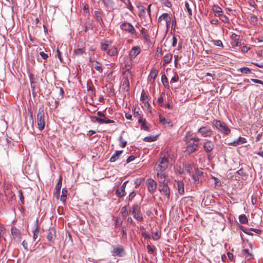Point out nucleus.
Instances as JSON below:
<instances>
[{
    "mask_svg": "<svg viewBox=\"0 0 263 263\" xmlns=\"http://www.w3.org/2000/svg\"><path fill=\"white\" fill-rule=\"evenodd\" d=\"M158 182V190L167 199V200H169L170 197V189L167 184L168 180L164 179L163 180H159Z\"/></svg>",
    "mask_w": 263,
    "mask_h": 263,
    "instance_id": "f257e3e1",
    "label": "nucleus"
},
{
    "mask_svg": "<svg viewBox=\"0 0 263 263\" xmlns=\"http://www.w3.org/2000/svg\"><path fill=\"white\" fill-rule=\"evenodd\" d=\"M36 120L38 128L40 131L43 130L45 126V112L43 107H41L39 109Z\"/></svg>",
    "mask_w": 263,
    "mask_h": 263,
    "instance_id": "f03ea898",
    "label": "nucleus"
},
{
    "mask_svg": "<svg viewBox=\"0 0 263 263\" xmlns=\"http://www.w3.org/2000/svg\"><path fill=\"white\" fill-rule=\"evenodd\" d=\"M212 124L216 129L224 135H229L231 132L230 129L223 122L217 120H214Z\"/></svg>",
    "mask_w": 263,
    "mask_h": 263,
    "instance_id": "7ed1b4c3",
    "label": "nucleus"
},
{
    "mask_svg": "<svg viewBox=\"0 0 263 263\" xmlns=\"http://www.w3.org/2000/svg\"><path fill=\"white\" fill-rule=\"evenodd\" d=\"M168 161L165 157L159 159L155 166V170L165 171L168 167Z\"/></svg>",
    "mask_w": 263,
    "mask_h": 263,
    "instance_id": "20e7f679",
    "label": "nucleus"
},
{
    "mask_svg": "<svg viewBox=\"0 0 263 263\" xmlns=\"http://www.w3.org/2000/svg\"><path fill=\"white\" fill-rule=\"evenodd\" d=\"M140 206L137 204H135L132 210L130 211L133 215L134 217L138 221H141L143 220V216L142 213L140 212Z\"/></svg>",
    "mask_w": 263,
    "mask_h": 263,
    "instance_id": "39448f33",
    "label": "nucleus"
},
{
    "mask_svg": "<svg viewBox=\"0 0 263 263\" xmlns=\"http://www.w3.org/2000/svg\"><path fill=\"white\" fill-rule=\"evenodd\" d=\"M199 139L198 138H194L193 141L191 142L187 145L186 151L187 153L191 154L196 151L198 147Z\"/></svg>",
    "mask_w": 263,
    "mask_h": 263,
    "instance_id": "423d86ee",
    "label": "nucleus"
},
{
    "mask_svg": "<svg viewBox=\"0 0 263 263\" xmlns=\"http://www.w3.org/2000/svg\"><path fill=\"white\" fill-rule=\"evenodd\" d=\"M121 30L125 31L132 35H136V31L134 26L129 23L124 22L120 25Z\"/></svg>",
    "mask_w": 263,
    "mask_h": 263,
    "instance_id": "0eeeda50",
    "label": "nucleus"
},
{
    "mask_svg": "<svg viewBox=\"0 0 263 263\" xmlns=\"http://www.w3.org/2000/svg\"><path fill=\"white\" fill-rule=\"evenodd\" d=\"M146 184L148 191L151 193L154 194L157 188V183L153 179L149 178L146 181Z\"/></svg>",
    "mask_w": 263,
    "mask_h": 263,
    "instance_id": "6e6552de",
    "label": "nucleus"
},
{
    "mask_svg": "<svg viewBox=\"0 0 263 263\" xmlns=\"http://www.w3.org/2000/svg\"><path fill=\"white\" fill-rule=\"evenodd\" d=\"M198 133L204 137H210L212 135V130L209 126H202L198 129Z\"/></svg>",
    "mask_w": 263,
    "mask_h": 263,
    "instance_id": "1a4fd4ad",
    "label": "nucleus"
},
{
    "mask_svg": "<svg viewBox=\"0 0 263 263\" xmlns=\"http://www.w3.org/2000/svg\"><path fill=\"white\" fill-rule=\"evenodd\" d=\"M124 254V249L122 246L114 247V250L112 251V255L115 256L122 257Z\"/></svg>",
    "mask_w": 263,
    "mask_h": 263,
    "instance_id": "9d476101",
    "label": "nucleus"
},
{
    "mask_svg": "<svg viewBox=\"0 0 263 263\" xmlns=\"http://www.w3.org/2000/svg\"><path fill=\"white\" fill-rule=\"evenodd\" d=\"M214 144L211 140H205L203 143V148L205 152L207 153H210L213 151L214 148Z\"/></svg>",
    "mask_w": 263,
    "mask_h": 263,
    "instance_id": "9b49d317",
    "label": "nucleus"
},
{
    "mask_svg": "<svg viewBox=\"0 0 263 263\" xmlns=\"http://www.w3.org/2000/svg\"><path fill=\"white\" fill-rule=\"evenodd\" d=\"M128 182V181H126L124 182L122 186H121L120 189L117 190L116 192V194L119 198H122L124 197L125 195V189L126 187V185L127 183Z\"/></svg>",
    "mask_w": 263,
    "mask_h": 263,
    "instance_id": "f8f14e48",
    "label": "nucleus"
},
{
    "mask_svg": "<svg viewBox=\"0 0 263 263\" xmlns=\"http://www.w3.org/2000/svg\"><path fill=\"white\" fill-rule=\"evenodd\" d=\"M141 49L138 46H135L132 48L130 50L129 56L131 61H132L135 57L139 54L140 52Z\"/></svg>",
    "mask_w": 263,
    "mask_h": 263,
    "instance_id": "ddd939ff",
    "label": "nucleus"
},
{
    "mask_svg": "<svg viewBox=\"0 0 263 263\" xmlns=\"http://www.w3.org/2000/svg\"><path fill=\"white\" fill-rule=\"evenodd\" d=\"M55 233L56 232L54 228H49L47 236V239L48 240L51 242H53L56 237Z\"/></svg>",
    "mask_w": 263,
    "mask_h": 263,
    "instance_id": "4468645a",
    "label": "nucleus"
},
{
    "mask_svg": "<svg viewBox=\"0 0 263 263\" xmlns=\"http://www.w3.org/2000/svg\"><path fill=\"white\" fill-rule=\"evenodd\" d=\"M247 142V140L245 138L239 137L237 139L230 143L229 144L234 146H236L242 144Z\"/></svg>",
    "mask_w": 263,
    "mask_h": 263,
    "instance_id": "2eb2a0df",
    "label": "nucleus"
},
{
    "mask_svg": "<svg viewBox=\"0 0 263 263\" xmlns=\"http://www.w3.org/2000/svg\"><path fill=\"white\" fill-rule=\"evenodd\" d=\"M138 15L141 20H144L145 21H146V16L145 15L146 13V9L145 8L141 6H138Z\"/></svg>",
    "mask_w": 263,
    "mask_h": 263,
    "instance_id": "dca6fc26",
    "label": "nucleus"
},
{
    "mask_svg": "<svg viewBox=\"0 0 263 263\" xmlns=\"http://www.w3.org/2000/svg\"><path fill=\"white\" fill-rule=\"evenodd\" d=\"M89 61L91 63L92 66H93L97 71L100 73L102 72L103 69L100 63L91 58L90 59Z\"/></svg>",
    "mask_w": 263,
    "mask_h": 263,
    "instance_id": "f3484780",
    "label": "nucleus"
},
{
    "mask_svg": "<svg viewBox=\"0 0 263 263\" xmlns=\"http://www.w3.org/2000/svg\"><path fill=\"white\" fill-rule=\"evenodd\" d=\"M123 151H116L110 158L111 162H114L119 159L120 155L123 153Z\"/></svg>",
    "mask_w": 263,
    "mask_h": 263,
    "instance_id": "a211bd4d",
    "label": "nucleus"
},
{
    "mask_svg": "<svg viewBox=\"0 0 263 263\" xmlns=\"http://www.w3.org/2000/svg\"><path fill=\"white\" fill-rule=\"evenodd\" d=\"M169 20H171V18L167 13H163L158 18V22L159 23H161L163 21L164 22H169Z\"/></svg>",
    "mask_w": 263,
    "mask_h": 263,
    "instance_id": "6ab92c4d",
    "label": "nucleus"
},
{
    "mask_svg": "<svg viewBox=\"0 0 263 263\" xmlns=\"http://www.w3.org/2000/svg\"><path fill=\"white\" fill-rule=\"evenodd\" d=\"M183 170L184 172L189 173L190 175H192L193 173V170L192 166L190 164L187 163H184L183 164Z\"/></svg>",
    "mask_w": 263,
    "mask_h": 263,
    "instance_id": "aec40b11",
    "label": "nucleus"
},
{
    "mask_svg": "<svg viewBox=\"0 0 263 263\" xmlns=\"http://www.w3.org/2000/svg\"><path fill=\"white\" fill-rule=\"evenodd\" d=\"M126 77L125 78V79H124V80L123 82L122 86H123V88L124 90H125L126 91H128V90L129 89V78H130V77L129 76V75H127V74H126Z\"/></svg>",
    "mask_w": 263,
    "mask_h": 263,
    "instance_id": "412c9836",
    "label": "nucleus"
},
{
    "mask_svg": "<svg viewBox=\"0 0 263 263\" xmlns=\"http://www.w3.org/2000/svg\"><path fill=\"white\" fill-rule=\"evenodd\" d=\"M138 122L141 124L142 129L146 131H149V127L146 125L145 120H142V118L140 117L138 119Z\"/></svg>",
    "mask_w": 263,
    "mask_h": 263,
    "instance_id": "4be33fe9",
    "label": "nucleus"
},
{
    "mask_svg": "<svg viewBox=\"0 0 263 263\" xmlns=\"http://www.w3.org/2000/svg\"><path fill=\"white\" fill-rule=\"evenodd\" d=\"M241 254L248 260H250L253 258V255L249 252V250L248 249L242 250L241 251Z\"/></svg>",
    "mask_w": 263,
    "mask_h": 263,
    "instance_id": "5701e85b",
    "label": "nucleus"
},
{
    "mask_svg": "<svg viewBox=\"0 0 263 263\" xmlns=\"http://www.w3.org/2000/svg\"><path fill=\"white\" fill-rule=\"evenodd\" d=\"M158 73V71L157 69H153L151 70L149 78V81H152V82H154L155 81V80L156 78L157 77Z\"/></svg>",
    "mask_w": 263,
    "mask_h": 263,
    "instance_id": "b1692460",
    "label": "nucleus"
},
{
    "mask_svg": "<svg viewBox=\"0 0 263 263\" xmlns=\"http://www.w3.org/2000/svg\"><path fill=\"white\" fill-rule=\"evenodd\" d=\"M173 54L172 53H168L165 55L163 57V66H165L166 64H168L172 60Z\"/></svg>",
    "mask_w": 263,
    "mask_h": 263,
    "instance_id": "393cba45",
    "label": "nucleus"
},
{
    "mask_svg": "<svg viewBox=\"0 0 263 263\" xmlns=\"http://www.w3.org/2000/svg\"><path fill=\"white\" fill-rule=\"evenodd\" d=\"M177 189L178 193L183 195L184 193V183L182 181H179L177 182Z\"/></svg>",
    "mask_w": 263,
    "mask_h": 263,
    "instance_id": "a878e982",
    "label": "nucleus"
},
{
    "mask_svg": "<svg viewBox=\"0 0 263 263\" xmlns=\"http://www.w3.org/2000/svg\"><path fill=\"white\" fill-rule=\"evenodd\" d=\"M192 7H194V4L192 2H191L190 3H189L187 2H185V9H186L189 15H191L192 14Z\"/></svg>",
    "mask_w": 263,
    "mask_h": 263,
    "instance_id": "bb28decb",
    "label": "nucleus"
},
{
    "mask_svg": "<svg viewBox=\"0 0 263 263\" xmlns=\"http://www.w3.org/2000/svg\"><path fill=\"white\" fill-rule=\"evenodd\" d=\"M38 220H36L35 224V229L33 231V239L34 240H35L37 237H38V234L39 233V227L38 226Z\"/></svg>",
    "mask_w": 263,
    "mask_h": 263,
    "instance_id": "cd10ccee",
    "label": "nucleus"
},
{
    "mask_svg": "<svg viewBox=\"0 0 263 263\" xmlns=\"http://www.w3.org/2000/svg\"><path fill=\"white\" fill-rule=\"evenodd\" d=\"M117 53V49L115 47H111L107 51V54L111 57L116 55Z\"/></svg>",
    "mask_w": 263,
    "mask_h": 263,
    "instance_id": "c85d7f7f",
    "label": "nucleus"
},
{
    "mask_svg": "<svg viewBox=\"0 0 263 263\" xmlns=\"http://www.w3.org/2000/svg\"><path fill=\"white\" fill-rule=\"evenodd\" d=\"M157 173V177H158V178H159L160 180H161V179H165L166 176H167V174H166L165 172H164V171H159V170H156Z\"/></svg>",
    "mask_w": 263,
    "mask_h": 263,
    "instance_id": "c756f323",
    "label": "nucleus"
},
{
    "mask_svg": "<svg viewBox=\"0 0 263 263\" xmlns=\"http://www.w3.org/2000/svg\"><path fill=\"white\" fill-rule=\"evenodd\" d=\"M158 136H149L145 137L143 140L145 142H151L155 141L157 140Z\"/></svg>",
    "mask_w": 263,
    "mask_h": 263,
    "instance_id": "7c9ffc66",
    "label": "nucleus"
},
{
    "mask_svg": "<svg viewBox=\"0 0 263 263\" xmlns=\"http://www.w3.org/2000/svg\"><path fill=\"white\" fill-rule=\"evenodd\" d=\"M192 134L190 132L186 133L184 138V141L187 143L193 141L194 138H192Z\"/></svg>",
    "mask_w": 263,
    "mask_h": 263,
    "instance_id": "2f4dec72",
    "label": "nucleus"
},
{
    "mask_svg": "<svg viewBox=\"0 0 263 263\" xmlns=\"http://www.w3.org/2000/svg\"><path fill=\"white\" fill-rule=\"evenodd\" d=\"M11 234L13 236L18 237L20 235V231L15 227H13L11 228Z\"/></svg>",
    "mask_w": 263,
    "mask_h": 263,
    "instance_id": "473e14b6",
    "label": "nucleus"
},
{
    "mask_svg": "<svg viewBox=\"0 0 263 263\" xmlns=\"http://www.w3.org/2000/svg\"><path fill=\"white\" fill-rule=\"evenodd\" d=\"M67 191L65 188L62 189V195L61 197V201L64 202L66 201L67 198Z\"/></svg>",
    "mask_w": 263,
    "mask_h": 263,
    "instance_id": "72a5a7b5",
    "label": "nucleus"
},
{
    "mask_svg": "<svg viewBox=\"0 0 263 263\" xmlns=\"http://www.w3.org/2000/svg\"><path fill=\"white\" fill-rule=\"evenodd\" d=\"M125 71L123 73V74H127V75H129V76L130 77V79H132V74H131V72L129 71V70L131 68V64H125Z\"/></svg>",
    "mask_w": 263,
    "mask_h": 263,
    "instance_id": "f704fd0d",
    "label": "nucleus"
},
{
    "mask_svg": "<svg viewBox=\"0 0 263 263\" xmlns=\"http://www.w3.org/2000/svg\"><path fill=\"white\" fill-rule=\"evenodd\" d=\"M239 222L241 224H246L248 222V219L246 216L244 214H242L239 217Z\"/></svg>",
    "mask_w": 263,
    "mask_h": 263,
    "instance_id": "c9c22d12",
    "label": "nucleus"
},
{
    "mask_svg": "<svg viewBox=\"0 0 263 263\" xmlns=\"http://www.w3.org/2000/svg\"><path fill=\"white\" fill-rule=\"evenodd\" d=\"M107 41H105L104 42H101V49L102 50L106 51L108 49V47L109 46V44L107 43Z\"/></svg>",
    "mask_w": 263,
    "mask_h": 263,
    "instance_id": "e433bc0d",
    "label": "nucleus"
},
{
    "mask_svg": "<svg viewBox=\"0 0 263 263\" xmlns=\"http://www.w3.org/2000/svg\"><path fill=\"white\" fill-rule=\"evenodd\" d=\"M94 13H95V16L96 17L97 21L100 23H102L103 21H102V17H101V15L100 12L99 11H95Z\"/></svg>",
    "mask_w": 263,
    "mask_h": 263,
    "instance_id": "4c0bfd02",
    "label": "nucleus"
},
{
    "mask_svg": "<svg viewBox=\"0 0 263 263\" xmlns=\"http://www.w3.org/2000/svg\"><path fill=\"white\" fill-rule=\"evenodd\" d=\"M239 70L242 73L250 74L251 73V69L246 67H242Z\"/></svg>",
    "mask_w": 263,
    "mask_h": 263,
    "instance_id": "58836bf2",
    "label": "nucleus"
},
{
    "mask_svg": "<svg viewBox=\"0 0 263 263\" xmlns=\"http://www.w3.org/2000/svg\"><path fill=\"white\" fill-rule=\"evenodd\" d=\"M62 177H60L58 183H57L55 187V190H61V186H62Z\"/></svg>",
    "mask_w": 263,
    "mask_h": 263,
    "instance_id": "ea45409f",
    "label": "nucleus"
},
{
    "mask_svg": "<svg viewBox=\"0 0 263 263\" xmlns=\"http://www.w3.org/2000/svg\"><path fill=\"white\" fill-rule=\"evenodd\" d=\"M119 140L120 141V145L121 147H125L126 146L127 142L125 140H123L122 136L120 137Z\"/></svg>",
    "mask_w": 263,
    "mask_h": 263,
    "instance_id": "a19ab883",
    "label": "nucleus"
},
{
    "mask_svg": "<svg viewBox=\"0 0 263 263\" xmlns=\"http://www.w3.org/2000/svg\"><path fill=\"white\" fill-rule=\"evenodd\" d=\"M121 213H122V216L123 218H125L127 216L128 212L127 211L126 206H124L122 208Z\"/></svg>",
    "mask_w": 263,
    "mask_h": 263,
    "instance_id": "79ce46f5",
    "label": "nucleus"
},
{
    "mask_svg": "<svg viewBox=\"0 0 263 263\" xmlns=\"http://www.w3.org/2000/svg\"><path fill=\"white\" fill-rule=\"evenodd\" d=\"M104 118L102 119V120L103 121V122H100L99 123L100 124H103V123L109 124V123H113L115 122V121L114 120H109V119H107V118H106L105 117Z\"/></svg>",
    "mask_w": 263,
    "mask_h": 263,
    "instance_id": "37998d69",
    "label": "nucleus"
},
{
    "mask_svg": "<svg viewBox=\"0 0 263 263\" xmlns=\"http://www.w3.org/2000/svg\"><path fill=\"white\" fill-rule=\"evenodd\" d=\"M212 42L214 45L219 47H223V44L221 40H213Z\"/></svg>",
    "mask_w": 263,
    "mask_h": 263,
    "instance_id": "c03bdc74",
    "label": "nucleus"
},
{
    "mask_svg": "<svg viewBox=\"0 0 263 263\" xmlns=\"http://www.w3.org/2000/svg\"><path fill=\"white\" fill-rule=\"evenodd\" d=\"M91 120L92 122H98L99 123L101 122H103L102 120V118H99L98 117H97L96 116H92L90 117Z\"/></svg>",
    "mask_w": 263,
    "mask_h": 263,
    "instance_id": "a18cd8bd",
    "label": "nucleus"
},
{
    "mask_svg": "<svg viewBox=\"0 0 263 263\" xmlns=\"http://www.w3.org/2000/svg\"><path fill=\"white\" fill-rule=\"evenodd\" d=\"M257 17L256 15H253L250 17V23L253 24H255L257 22Z\"/></svg>",
    "mask_w": 263,
    "mask_h": 263,
    "instance_id": "49530a36",
    "label": "nucleus"
},
{
    "mask_svg": "<svg viewBox=\"0 0 263 263\" xmlns=\"http://www.w3.org/2000/svg\"><path fill=\"white\" fill-rule=\"evenodd\" d=\"M215 12L216 16H221L222 15L221 14V12H222L221 8L220 7H218L216 8V9L215 10Z\"/></svg>",
    "mask_w": 263,
    "mask_h": 263,
    "instance_id": "de8ad7c7",
    "label": "nucleus"
},
{
    "mask_svg": "<svg viewBox=\"0 0 263 263\" xmlns=\"http://www.w3.org/2000/svg\"><path fill=\"white\" fill-rule=\"evenodd\" d=\"M161 81H162V83L165 85V84H168V80H167V78L166 77V76L165 75V74H163L162 76V77H161Z\"/></svg>",
    "mask_w": 263,
    "mask_h": 263,
    "instance_id": "09e8293b",
    "label": "nucleus"
},
{
    "mask_svg": "<svg viewBox=\"0 0 263 263\" xmlns=\"http://www.w3.org/2000/svg\"><path fill=\"white\" fill-rule=\"evenodd\" d=\"M152 238L154 240H157L160 238V235L158 232H156L153 234Z\"/></svg>",
    "mask_w": 263,
    "mask_h": 263,
    "instance_id": "8fccbe9b",
    "label": "nucleus"
},
{
    "mask_svg": "<svg viewBox=\"0 0 263 263\" xmlns=\"http://www.w3.org/2000/svg\"><path fill=\"white\" fill-rule=\"evenodd\" d=\"M73 52L76 55H81L83 53L84 51L81 48H78L74 50Z\"/></svg>",
    "mask_w": 263,
    "mask_h": 263,
    "instance_id": "3c124183",
    "label": "nucleus"
},
{
    "mask_svg": "<svg viewBox=\"0 0 263 263\" xmlns=\"http://www.w3.org/2000/svg\"><path fill=\"white\" fill-rule=\"evenodd\" d=\"M220 19L225 23H228L229 22V18L226 15H221Z\"/></svg>",
    "mask_w": 263,
    "mask_h": 263,
    "instance_id": "603ef678",
    "label": "nucleus"
},
{
    "mask_svg": "<svg viewBox=\"0 0 263 263\" xmlns=\"http://www.w3.org/2000/svg\"><path fill=\"white\" fill-rule=\"evenodd\" d=\"M159 121L163 124L168 123L165 118L161 115L159 116Z\"/></svg>",
    "mask_w": 263,
    "mask_h": 263,
    "instance_id": "864d4df0",
    "label": "nucleus"
},
{
    "mask_svg": "<svg viewBox=\"0 0 263 263\" xmlns=\"http://www.w3.org/2000/svg\"><path fill=\"white\" fill-rule=\"evenodd\" d=\"M147 98V96L146 95V94L144 92V91L143 90L141 92V100L143 101H144Z\"/></svg>",
    "mask_w": 263,
    "mask_h": 263,
    "instance_id": "5fc2aeb1",
    "label": "nucleus"
},
{
    "mask_svg": "<svg viewBox=\"0 0 263 263\" xmlns=\"http://www.w3.org/2000/svg\"><path fill=\"white\" fill-rule=\"evenodd\" d=\"M192 178L194 180V182L195 184H197L199 183V177L196 176V175L194 174H192Z\"/></svg>",
    "mask_w": 263,
    "mask_h": 263,
    "instance_id": "6e6d98bb",
    "label": "nucleus"
},
{
    "mask_svg": "<svg viewBox=\"0 0 263 263\" xmlns=\"http://www.w3.org/2000/svg\"><path fill=\"white\" fill-rule=\"evenodd\" d=\"M151 6H152V4H149L147 8V13L148 15V18H149V20H152V18H151Z\"/></svg>",
    "mask_w": 263,
    "mask_h": 263,
    "instance_id": "4d7b16f0",
    "label": "nucleus"
},
{
    "mask_svg": "<svg viewBox=\"0 0 263 263\" xmlns=\"http://www.w3.org/2000/svg\"><path fill=\"white\" fill-rule=\"evenodd\" d=\"M141 32L143 36V37L146 40H148V34L144 31L143 29L141 30Z\"/></svg>",
    "mask_w": 263,
    "mask_h": 263,
    "instance_id": "13d9d810",
    "label": "nucleus"
},
{
    "mask_svg": "<svg viewBox=\"0 0 263 263\" xmlns=\"http://www.w3.org/2000/svg\"><path fill=\"white\" fill-rule=\"evenodd\" d=\"M135 195L136 194L135 191L132 192L128 196V201H131Z\"/></svg>",
    "mask_w": 263,
    "mask_h": 263,
    "instance_id": "bf43d9fd",
    "label": "nucleus"
},
{
    "mask_svg": "<svg viewBox=\"0 0 263 263\" xmlns=\"http://www.w3.org/2000/svg\"><path fill=\"white\" fill-rule=\"evenodd\" d=\"M158 102L160 106H163V98L162 96L158 98Z\"/></svg>",
    "mask_w": 263,
    "mask_h": 263,
    "instance_id": "052dcab7",
    "label": "nucleus"
},
{
    "mask_svg": "<svg viewBox=\"0 0 263 263\" xmlns=\"http://www.w3.org/2000/svg\"><path fill=\"white\" fill-rule=\"evenodd\" d=\"M40 54L41 56V57L44 60H46L48 57V54L45 53L44 51L40 52Z\"/></svg>",
    "mask_w": 263,
    "mask_h": 263,
    "instance_id": "680f3d73",
    "label": "nucleus"
},
{
    "mask_svg": "<svg viewBox=\"0 0 263 263\" xmlns=\"http://www.w3.org/2000/svg\"><path fill=\"white\" fill-rule=\"evenodd\" d=\"M162 3L167 7H170L172 5L171 2L168 0H165L162 2Z\"/></svg>",
    "mask_w": 263,
    "mask_h": 263,
    "instance_id": "e2e57ef3",
    "label": "nucleus"
},
{
    "mask_svg": "<svg viewBox=\"0 0 263 263\" xmlns=\"http://www.w3.org/2000/svg\"><path fill=\"white\" fill-rule=\"evenodd\" d=\"M134 115V117L137 118L138 120L139 119L140 117L142 118V115L140 113H139L138 111L135 110Z\"/></svg>",
    "mask_w": 263,
    "mask_h": 263,
    "instance_id": "0e129e2a",
    "label": "nucleus"
},
{
    "mask_svg": "<svg viewBox=\"0 0 263 263\" xmlns=\"http://www.w3.org/2000/svg\"><path fill=\"white\" fill-rule=\"evenodd\" d=\"M251 81H252L253 82L255 83H258V84H260L263 85V81H261V80H258V79H251Z\"/></svg>",
    "mask_w": 263,
    "mask_h": 263,
    "instance_id": "69168bd1",
    "label": "nucleus"
},
{
    "mask_svg": "<svg viewBox=\"0 0 263 263\" xmlns=\"http://www.w3.org/2000/svg\"><path fill=\"white\" fill-rule=\"evenodd\" d=\"M19 197H20V199L22 203L23 204L24 198V196L23 195V193L21 191H19Z\"/></svg>",
    "mask_w": 263,
    "mask_h": 263,
    "instance_id": "338daca9",
    "label": "nucleus"
},
{
    "mask_svg": "<svg viewBox=\"0 0 263 263\" xmlns=\"http://www.w3.org/2000/svg\"><path fill=\"white\" fill-rule=\"evenodd\" d=\"M135 159V157L134 156H130L126 160L127 163H129L130 162L133 161Z\"/></svg>",
    "mask_w": 263,
    "mask_h": 263,
    "instance_id": "774afa93",
    "label": "nucleus"
}]
</instances>
